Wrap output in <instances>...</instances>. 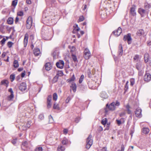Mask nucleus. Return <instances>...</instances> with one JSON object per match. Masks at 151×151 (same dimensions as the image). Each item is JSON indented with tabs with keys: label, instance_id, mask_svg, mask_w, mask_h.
<instances>
[{
	"label": "nucleus",
	"instance_id": "nucleus-1",
	"mask_svg": "<svg viewBox=\"0 0 151 151\" xmlns=\"http://www.w3.org/2000/svg\"><path fill=\"white\" fill-rule=\"evenodd\" d=\"M120 105V103L118 101H116V102H112L109 105L108 104H106V107L110 110L113 111L116 108V106H119Z\"/></svg>",
	"mask_w": 151,
	"mask_h": 151
},
{
	"label": "nucleus",
	"instance_id": "nucleus-2",
	"mask_svg": "<svg viewBox=\"0 0 151 151\" xmlns=\"http://www.w3.org/2000/svg\"><path fill=\"white\" fill-rule=\"evenodd\" d=\"M91 138L92 136L90 135L87 139L86 148L87 149H89L93 144V140L91 139Z\"/></svg>",
	"mask_w": 151,
	"mask_h": 151
},
{
	"label": "nucleus",
	"instance_id": "nucleus-3",
	"mask_svg": "<svg viewBox=\"0 0 151 151\" xmlns=\"http://www.w3.org/2000/svg\"><path fill=\"white\" fill-rule=\"evenodd\" d=\"M32 20L31 17H28L26 21V27L27 29H30L32 26Z\"/></svg>",
	"mask_w": 151,
	"mask_h": 151
},
{
	"label": "nucleus",
	"instance_id": "nucleus-4",
	"mask_svg": "<svg viewBox=\"0 0 151 151\" xmlns=\"http://www.w3.org/2000/svg\"><path fill=\"white\" fill-rule=\"evenodd\" d=\"M123 40L124 41L127 40V43L128 44H130L131 43L132 39L131 37V34L130 33L126 35H125L124 37Z\"/></svg>",
	"mask_w": 151,
	"mask_h": 151
},
{
	"label": "nucleus",
	"instance_id": "nucleus-5",
	"mask_svg": "<svg viewBox=\"0 0 151 151\" xmlns=\"http://www.w3.org/2000/svg\"><path fill=\"white\" fill-rule=\"evenodd\" d=\"M19 88L22 92L26 91L27 87L26 83L24 82L21 83L19 86Z\"/></svg>",
	"mask_w": 151,
	"mask_h": 151
},
{
	"label": "nucleus",
	"instance_id": "nucleus-6",
	"mask_svg": "<svg viewBox=\"0 0 151 151\" xmlns=\"http://www.w3.org/2000/svg\"><path fill=\"white\" fill-rule=\"evenodd\" d=\"M91 54L90 51L87 49H86L84 51V57L86 60L89 59Z\"/></svg>",
	"mask_w": 151,
	"mask_h": 151
},
{
	"label": "nucleus",
	"instance_id": "nucleus-7",
	"mask_svg": "<svg viewBox=\"0 0 151 151\" xmlns=\"http://www.w3.org/2000/svg\"><path fill=\"white\" fill-rule=\"evenodd\" d=\"M144 80L145 81L148 82L151 80V75L149 73H146L144 76Z\"/></svg>",
	"mask_w": 151,
	"mask_h": 151
},
{
	"label": "nucleus",
	"instance_id": "nucleus-8",
	"mask_svg": "<svg viewBox=\"0 0 151 151\" xmlns=\"http://www.w3.org/2000/svg\"><path fill=\"white\" fill-rule=\"evenodd\" d=\"M64 63L63 60H59L56 63V66L59 68L62 69L64 67Z\"/></svg>",
	"mask_w": 151,
	"mask_h": 151
},
{
	"label": "nucleus",
	"instance_id": "nucleus-9",
	"mask_svg": "<svg viewBox=\"0 0 151 151\" xmlns=\"http://www.w3.org/2000/svg\"><path fill=\"white\" fill-rule=\"evenodd\" d=\"M142 110L139 108H137L135 111V114L137 117L141 118L142 116Z\"/></svg>",
	"mask_w": 151,
	"mask_h": 151
},
{
	"label": "nucleus",
	"instance_id": "nucleus-10",
	"mask_svg": "<svg viewBox=\"0 0 151 151\" xmlns=\"http://www.w3.org/2000/svg\"><path fill=\"white\" fill-rule=\"evenodd\" d=\"M122 32L121 28L119 27L117 30L113 31L112 33L115 36L118 37L119 36Z\"/></svg>",
	"mask_w": 151,
	"mask_h": 151
},
{
	"label": "nucleus",
	"instance_id": "nucleus-11",
	"mask_svg": "<svg viewBox=\"0 0 151 151\" xmlns=\"http://www.w3.org/2000/svg\"><path fill=\"white\" fill-rule=\"evenodd\" d=\"M123 47L121 44H120L118 47V56L119 57L121 56L123 54Z\"/></svg>",
	"mask_w": 151,
	"mask_h": 151
},
{
	"label": "nucleus",
	"instance_id": "nucleus-12",
	"mask_svg": "<svg viewBox=\"0 0 151 151\" xmlns=\"http://www.w3.org/2000/svg\"><path fill=\"white\" fill-rule=\"evenodd\" d=\"M138 12L142 17H144L146 14L145 10L141 8L139 9Z\"/></svg>",
	"mask_w": 151,
	"mask_h": 151
},
{
	"label": "nucleus",
	"instance_id": "nucleus-13",
	"mask_svg": "<svg viewBox=\"0 0 151 151\" xmlns=\"http://www.w3.org/2000/svg\"><path fill=\"white\" fill-rule=\"evenodd\" d=\"M45 68L47 70L49 71L51 69L52 65L50 63H47L45 65Z\"/></svg>",
	"mask_w": 151,
	"mask_h": 151
},
{
	"label": "nucleus",
	"instance_id": "nucleus-14",
	"mask_svg": "<svg viewBox=\"0 0 151 151\" xmlns=\"http://www.w3.org/2000/svg\"><path fill=\"white\" fill-rule=\"evenodd\" d=\"M34 54L35 56H38L40 54V49L38 48H35L34 50Z\"/></svg>",
	"mask_w": 151,
	"mask_h": 151
},
{
	"label": "nucleus",
	"instance_id": "nucleus-15",
	"mask_svg": "<svg viewBox=\"0 0 151 151\" xmlns=\"http://www.w3.org/2000/svg\"><path fill=\"white\" fill-rule=\"evenodd\" d=\"M101 97L106 99L108 97V95L104 91H102L101 93Z\"/></svg>",
	"mask_w": 151,
	"mask_h": 151
},
{
	"label": "nucleus",
	"instance_id": "nucleus-16",
	"mask_svg": "<svg viewBox=\"0 0 151 151\" xmlns=\"http://www.w3.org/2000/svg\"><path fill=\"white\" fill-rule=\"evenodd\" d=\"M130 12L131 14L133 16H134L136 15V12L134 7H132L131 8Z\"/></svg>",
	"mask_w": 151,
	"mask_h": 151
},
{
	"label": "nucleus",
	"instance_id": "nucleus-17",
	"mask_svg": "<svg viewBox=\"0 0 151 151\" xmlns=\"http://www.w3.org/2000/svg\"><path fill=\"white\" fill-rule=\"evenodd\" d=\"M142 63L140 62H139L137 63V64L136 68L139 71L141 70H142Z\"/></svg>",
	"mask_w": 151,
	"mask_h": 151
},
{
	"label": "nucleus",
	"instance_id": "nucleus-18",
	"mask_svg": "<svg viewBox=\"0 0 151 151\" xmlns=\"http://www.w3.org/2000/svg\"><path fill=\"white\" fill-rule=\"evenodd\" d=\"M71 88H72L73 91L75 92L76 91V83L74 82L72 83V85L70 86Z\"/></svg>",
	"mask_w": 151,
	"mask_h": 151
},
{
	"label": "nucleus",
	"instance_id": "nucleus-19",
	"mask_svg": "<svg viewBox=\"0 0 151 151\" xmlns=\"http://www.w3.org/2000/svg\"><path fill=\"white\" fill-rule=\"evenodd\" d=\"M9 83L8 81L6 80H4L1 81V85H3L5 86H7Z\"/></svg>",
	"mask_w": 151,
	"mask_h": 151
},
{
	"label": "nucleus",
	"instance_id": "nucleus-20",
	"mask_svg": "<svg viewBox=\"0 0 151 151\" xmlns=\"http://www.w3.org/2000/svg\"><path fill=\"white\" fill-rule=\"evenodd\" d=\"M13 18L11 17L9 18L7 21V23L10 24H12L13 23Z\"/></svg>",
	"mask_w": 151,
	"mask_h": 151
},
{
	"label": "nucleus",
	"instance_id": "nucleus-21",
	"mask_svg": "<svg viewBox=\"0 0 151 151\" xmlns=\"http://www.w3.org/2000/svg\"><path fill=\"white\" fill-rule=\"evenodd\" d=\"M28 39V36L26 34L24 36V47L26 46L27 45V43Z\"/></svg>",
	"mask_w": 151,
	"mask_h": 151
},
{
	"label": "nucleus",
	"instance_id": "nucleus-22",
	"mask_svg": "<svg viewBox=\"0 0 151 151\" xmlns=\"http://www.w3.org/2000/svg\"><path fill=\"white\" fill-rule=\"evenodd\" d=\"M144 33V31L142 29L139 30L137 32V34L138 36H141Z\"/></svg>",
	"mask_w": 151,
	"mask_h": 151
},
{
	"label": "nucleus",
	"instance_id": "nucleus-23",
	"mask_svg": "<svg viewBox=\"0 0 151 151\" xmlns=\"http://www.w3.org/2000/svg\"><path fill=\"white\" fill-rule=\"evenodd\" d=\"M27 142L26 141H24L22 143V145L21 146V147L22 149L24 150V147H27L28 145Z\"/></svg>",
	"mask_w": 151,
	"mask_h": 151
},
{
	"label": "nucleus",
	"instance_id": "nucleus-24",
	"mask_svg": "<svg viewBox=\"0 0 151 151\" xmlns=\"http://www.w3.org/2000/svg\"><path fill=\"white\" fill-rule=\"evenodd\" d=\"M149 129L147 128H144L142 129V132L145 134H147L149 132Z\"/></svg>",
	"mask_w": 151,
	"mask_h": 151
},
{
	"label": "nucleus",
	"instance_id": "nucleus-25",
	"mask_svg": "<svg viewBox=\"0 0 151 151\" xmlns=\"http://www.w3.org/2000/svg\"><path fill=\"white\" fill-rule=\"evenodd\" d=\"M149 55L148 54L146 53L144 55V60L146 63H147L149 60Z\"/></svg>",
	"mask_w": 151,
	"mask_h": 151
},
{
	"label": "nucleus",
	"instance_id": "nucleus-26",
	"mask_svg": "<svg viewBox=\"0 0 151 151\" xmlns=\"http://www.w3.org/2000/svg\"><path fill=\"white\" fill-rule=\"evenodd\" d=\"M53 108L54 109H56L58 110H60V108L59 107V104H56L55 103L54 104Z\"/></svg>",
	"mask_w": 151,
	"mask_h": 151
},
{
	"label": "nucleus",
	"instance_id": "nucleus-27",
	"mask_svg": "<svg viewBox=\"0 0 151 151\" xmlns=\"http://www.w3.org/2000/svg\"><path fill=\"white\" fill-rule=\"evenodd\" d=\"M126 108L127 109V113L129 114H131V111L129 109L130 106L129 104H127L126 105Z\"/></svg>",
	"mask_w": 151,
	"mask_h": 151
},
{
	"label": "nucleus",
	"instance_id": "nucleus-28",
	"mask_svg": "<svg viewBox=\"0 0 151 151\" xmlns=\"http://www.w3.org/2000/svg\"><path fill=\"white\" fill-rule=\"evenodd\" d=\"M58 76H57V75H56V76L53 78L52 79V83H55L56 82L58 81Z\"/></svg>",
	"mask_w": 151,
	"mask_h": 151
},
{
	"label": "nucleus",
	"instance_id": "nucleus-29",
	"mask_svg": "<svg viewBox=\"0 0 151 151\" xmlns=\"http://www.w3.org/2000/svg\"><path fill=\"white\" fill-rule=\"evenodd\" d=\"M63 75V71L62 70L58 71L56 75L57 76H61Z\"/></svg>",
	"mask_w": 151,
	"mask_h": 151
},
{
	"label": "nucleus",
	"instance_id": "nucleus-30",
	"mask_svg": "<svg viewBox=\"0 0 151 151\" xmlns=\"http://www.w3.org/2000/svg\"><path fill=\"white\" fill-rule=\"evenodd\" d=\"M19 64L17 60H14V66L15 68H17Z\"/></svg>",
	"mask_w": 151,
	"mask_h": 151
},
{
	"label": "nucleus",
	"instance_id": "nucleus-31",
	"mask_svg": "<svg viewBox=\"0 0 151 151\" xmlns=\"http://www.w3.org/2000/svg\"><path fill=\"white\" fill-rule=\"evenodd\" d=\"M65 149V148L64 147H63L62 146H60V147H58L57 149L58 151H63Z\"/></svg>",
	"mask_w": 151,
	"mask_h": 151
},
{
	"label": "nucleus",
	"instance_id": "nucleus-32",
	"mask_svg": "<svg viewBox=\"0 0 151 151\" xmlns=\"http://www.w3.org/2000/svg\"><path fill=\"white\" fill-rule=\"evenodd\" d=\"M72 58L73 60V61L75 62H78V60H77V59L76 56L74 55H72Z\"/></svg>",
	"mask_w": 151,
	"mask_h": 151
},
{
	"label": "nucleus",
	"instance_id": "nucleus-33",
	"mask_svg": "<svg viewBox=\"0 0 151 151\" xmlns=\"http://www.w3.org/2000/svg\"><path fill=\"white\" fill-rule=\"evenodd\" d=\"M10 78L11 79V81L13 82L15 78V75L14 74H11L10 76Z\"/></svg>",
	"mask_w": 151,
	"mask_h": 151
},
{
	"label": "nucleus",
	"instance_id": "nucleus-34",
	"mask_svg": "<svg viewBox=\"0 0 151 151\" xmlns=\"http://www.w3.org/2000/svg\"><path fill=\"white\" fill-rule=\"evenodd\" d=\"M58 99V95L56 93H54L53 94V99L54 101H56Z\"/></svg>",
	"mask_w": 151,
	"mask_h": 151
},
{
	"label": "nucleus",
	"instance_id": "nucleus-35",
	"mask_svg": "<svg viewBox=\"0 0 151 151\" xmlns=\"http://www.w3.org/2000/svg\"><path fill=\"white\" fill-rule=\"evenodd\" d=\"M14 97L13 93H11V95L8 97V100L9 101H10Z\"/></svg>",
	"mask_w": 151,
	"mask_h": 151
},
{
	"label": "nucleus",
	"instance_id": "nucleus-36",
	"mask_svg": "<svg viewBox=\"0 0 151 151\" xmlns=\"http://www.w3.org/2000/svg\"><path fill=\"white\" fill-rule=\"evenodd\" d=\"M84 76L83 75H82L81 77L80 78H79V83H81L82 81H83V80L84 79Z\"/></svg>",
	"mask_w": 151,
	"mask_h": 151
},
{
	"label": "nucleus",
	"instance_id": "nucleus-37",
	"mask_svg": "<svg viewBox=\"0 0 151 151\" xmlns=\"http://www.w3.org/2000/svg\"><path fill=\"white\" fill-rule=\"evenodd\" d=\"M7 39L8 38H7V39H6L5 38H4L0 42L2 46L4 45L6 41L7 40Z\"/></svg>",
	"mask_w": 151,
	"mask_h": 151
},
{
	"label": "nucleus",
	"instance_id": "nucleus-38",
	"mask_svg": "<svg viewBox=\"0 0 151 151\" xmlns=\"http://www.w3.org/2000/svg\"><path fill=\"white\" fill-rule=\"evenodd\" d=\"M13 44V43L12 42H8L7 43V46L11 48L12 47Z\"/></svg>",
	"mask_w": 151,
	"mask_h": 151
},
{
	"label": "nucleus",
	"instance_id": "nucleus-39",
	"mask_svg": "<svg viewBox=\"0 0 151 151\" xmlns=\"http://www.w3.org/2000/svg\"><path fill=\"white\" fill-rule=\"evenodd\" d=\"M107 122V120L106 118H105V119H103L102 120L101 123L102 124L104 125L106 124Z\"/></svg>",
	"mask_w": 151,
	"mask_h": 151
},
{
	"label": "nucleus",
	"instance_id": "nucleus-40",
	"mask_svg": "<svg viewBox=\"0 0 151 151\" xmlns=\"http://www.w3.org/2000/svg\"><path fill=\"white\" fill-rule=\"evenodd\" d=\"M17 3V0H14L12 2V5L14 6H16Z\"/></svg>",
	"mask_w": 151,
	"mask_h": 151
},
{
	"label": "nucleus",
	"instance_id": "nucleus-41",
	"mask_svg": "<svg viewBox=\"0 0 151 151\" xmlns=\"http://www.w3.org/2000/svg\"><path fill=\"white\" fill-rule=\"evenodd\" d=\"M52 105L51 102H47V107L48 109L51 108Z\"/></svg>",
	"mask_w": 151,
	"mask_h": 151
},
{
	"label": "nucleus",
	"instance_id": "nucleus-42",
	"mask_svg": "<svg viewBox=\"0 0 151 151\" xmlns=\"http://www.w3.org/2000/svg\"><path fill=\"white\" fill-rule=\"evenodd\" d=\"M38 118L41 120L43 119L44 118L43 114H40L38 116Z\"/></svg>",
	"mask_w": 151,
	"mask_h": 151
},
{
	"label": "nucleus",
	"instance_id": "nucleus-43",
	"mask_svg": "<svg viewBox=\"0 0 151 151\" xmlns=\"http://www.w3.org/2000/svg\"><path fill=\"white\" fill-rule=\"evenodd\" d=\"M52 100V96L51 95H49L47 99V102H51Z\"/></svg>",
	"mask_w": 151,
	"mask_h": 151
},
{
	"label": "nucleus",
	"instance_id": "nucleus-44",
	"mask_svg": "<svg viewBox=\"0 0 151 151\" xmlns=\"http://www.w3.org/2000/svg\"><path fill=\"white\" fill-rule=\"evenodd\" d=\"M49 122L50 123H52L53 122V118L51 115L49 116Z\"/></svg>",
	"mask_w": 151,
	"mask_h": 151
},
{
	"label": "nucleus",
	"instance_id": "nucleus-45",
	"mask_svg": "<svg viewBox=\"0 0 151 151\" xmlns=\"http://www.w3.org/2000/svg\"><path fill=\"white\" fill-rule=\"evenodd\" d=\"M42 148L41 147L36 148L35 150V151H42Z\"/></svg>",
	"mask_w": 151,
	"mask_h": 151
},
{
	"label": "nucleus",
	"instance_id": "nucleus-46",
	"mask_svg": "<svg viewBox=\"0 0 151 151\" xmlns=\"http://www.w3.org/2000/svg\"><path fill=\"white\" fill-rule=\"evenodd\" d=\"M75 79V77L74 76V75L72 77L70 78L68 80V81L69 82L72 81H74Z\"/></svg>",
	"mask_w": 151,
	"mask_h": 151
},
{
	"label": "nucleus",
	"instance_id": "nucleus-47",
	"mask_svg": "<svg viewBox=\"0 0 151 151\" xmlns=\"http://www.w3.org/2000/svg\"><path fill=\"white\" fill-rule=\"evenodd\" d=\"M42 16H43V18H46V19L45 20H46L47 19H49V17L47 16H46V14L45 13H43V14Z\"/></svg>",
	"mask_w": 151,
	"mask_h": 151
},
{
	"label": "nucleus",
	"instance_id": "nucleus-48",
	"mask_svg": "<svg viewBox=\"0 0 151 151\" xmlns=\"http://www.w3.org/2000/svg\"><path fill=\"white\" fill-rule=\"evenodd\" d=\"M84 19V18L83 16H81L80 17L78 21L79 22H82Z\"/></svg>",
	"mask_w": 151,
	"mask_h": 151
},
{
	"label": "nucleus",
	"instance_id": "nucleus-49",
	"mask_svg": "<svg viewBox=\"0 0 151 151\" xmlns=\"http://www.w3.org/2000/svg\"><path fill=\"white\" fill-rule=\"evenodd\" d=\"M23 15V12L22 11H20L17 13V15L19 16H22Z\"/></svg>",
	"mask_w": 151,
	"mask_h": 151
},
{
	"label": "nucleus",
	"instance_id": "nucleus-50",
	"mask_svg": "<svg viewBox=\"0 0 151 151\" xmlns=\"http://www.w3.org/2000/svg\"><path fill=\"white\" fill-rule=\"evenodd\" d=\"M31 124V122H29L28 121L27 122V124H26V127H27L29 128L30 126V124Z\"/></svg>",
	"mask_w": 151,
	"mask_h": 151
},
{
	"label": "nucleus",
	"instance_id": "nucleus-51",
	"mask_svg": "<svg viewBox=\"0 0 151 151\" xmlns=\"http://www.w3.org/2000/svg\"><path fill=\"white\" fill-rule=\"evenodd\" d=\"M62 143L63 145H66L67 143V141L66 139H63L62 140Z\"/></svg>",
	"mask_w": 151,
	"mask_h": 151
},
{
	"label": "nucleus",
	"instance_id": "nucleus-52",
	"mask_svg": "<svg viewBox=\"0 0 151 151\" xmlns=\"http://www.w3.org/2000/svg\"><path fill=\"white\" fill-rule=\"evenodd\" d=\"M80 29L79 27H77V28L76 29H74V30L73 31V33H75V31H76V32L80 30Z\"/></svg>",
	"mask_w": 151,
	"mask_h": 151
},
{
	"label": "nucleus",
	"instance_id": "nucleus-53",
	"mask_svg": "<svg viewBox=\"0 0 151 151\" xmlns=\"http://www.w3.org/2000/svg\"><path fill=\"white\" fill-rule=\"evenodd\" d=\"M87 72L88 74V77H91V72L90 70L88 69L87 70Z\"/></svg>",
	"mask_w": 151,
	"mask_h": 151
},
{
	"label": "nucleus",
	"instance_id": "nucleus-54",
	"mask_svg": "<svg viewBox=\"0 0 151 151\" xmlns=\"http://www.w3.org/2000/svg\"><path fill=\"white\" fill-rule=\"evenodd\" d=\"M134 81L133 79H131L130 80V85L132 86L134 83Z\"/></svg>",
	"mask_w": 151,
	"mask_h": 151
},
{
	"label": "nucleus",
	"instance_id": "nucleus-55",
	"mask_svg": "<svg viewBox=\"0 0 151 151\" xmlns=\"http://www.w3.org/2000/svg\"><path fill=\"white\" fill-rule=\"evenodd\" d=\"M126 114V113L125 112H122L120 114V116L121 117L124 116Z\"/></svg>",
	"mask_w": 151,
	"mask_h": 151
},
{
	"label": "nucleus",
	"instance_id": "nucleus-56",
	"mask_svg": "<svg viewBox=\"0 0 151 151\" xmlns=\"http://www.w3.org/2000/svg\"><path fill=\"white\" fill-rule=\"evenodd\" d=\"M17 139H15L12 141V142L13 145H14L16 143Z\"/></svg>",
	"mask_w": 151,
	"mask_h": 151
},
{
	"label": "nucleus",
	"instance_id": "nucleus-57",
	"mask_svg": "<svg viewBox=\"0 0 151 151\" xmlns=\"http://www.w3.org/2000/svg\"><path fill=\"white\" fill-rule=\"evenodd\" d=\"M145 8L146 9L150 8V5L147 4H145Z\"/></svg>",
	"mask_w": 151,
	"mask_h": 151
},
{
	"label": "nucleus",
	"instance_id": "nucleus-58",
	"mask_svg": "<svg viewBox=\"0 0 151 151\" xmlns=\"http://www.w3.org/2000/svg\"><path fill=\"white\" fill-rule=\"evenodd\" d=\"M80 119L79 118L77 117L76 118V119H75V121L77 123L79 122L80 120Z\"/></svg>",
	"mask_w": 151,
	"mask_h": 151
},
{
	"label": "nucleus",
	"instance_id": "nucleus-59",
	"mask_svg": "<svg viewBox=\"0 0 151 151\" xmlns=\"http://www.w3.org/2000/svg\"><path fill=\"white\" fill-rule=\"evenodd\" d=\"M128 83H129L128 81H127L126 83V85L125 86V88H127V89L128 88Z\"/></svg>",
	"mask_w": 151,
	"mask_h": 151
},
{
	"label": "nucleus",
	"instance_id": "nucleus-60",
	"mask_svg": "<svg viewBox=\"0 0 151 151\" xmlns=\"http://www.w3.org/2000/svg\"><path fill=\"white\" fill-rule=\"evenodd\" d=\"M116 121L117 122V124L119 125L120 124H121V121L120 120H116Z\"/></svg>",
	"mask_w": 151,
	"mask_h": 151
},
{
	"label": "nucleus",
	"instance_id": "nucleus-61",
	"mask_svg": "<svg viewBox=\"0 0 151 151\" xmlns=\"http://www.w3.org/2000/svg\"><path fill=\"white\" fill-rule=\"evenodd\" d=\"M25 75V72L24 71V72L22 73H21V77L22 78H23L24 77Z\"/></svg>",
	"mask_w": 151,
	"mask_h": 151
},
{
	"label": "nucleus",
	"instance_id": "nucleus-62",
	"mask_svg": "<svg viewBox=\"0 0 151 151\" xmlns=\"http://www.w3.org/2000/svg\"><path fill=\"white\" fill-rule=\"evenodd\" d=\"M124 146L122 145L121 147V151L118 150V151H124Z\"/></svg>",
	"mask_w": 151,
	"mask_h": 151
},
{
	"label": "nucleus",
	"instance_id": "nucleus-63",
	"mask_svg": "<svg viewBox=\"0 0 151 151\" xmlns=\"http://www.w3.org/2000/svg\"><path fill=\"white\" fill-rule=\"evenodd\" d=\"M68 132V130L67 129H64L63 130V133L66 134Z\"/></svg>",
	"mask_w": 151,
	"mask_h": 151
},
{
	"label": "nucleus",
	"instance_id": "nucleus-64",
	"mask_svg": "<svg viewBox=\"0 0 151 151\" xmlns=\"http://www.w3.org/2000/svg\"><path fill=\"white\" fill-rule=\"evenodd\" d=\"M9 92H10L11 93V94L14 93L12 89V88H10L9 89Z\"/></svg>",
	"mask_w": 151,
	"mask_h": 151
}]
</instances>
